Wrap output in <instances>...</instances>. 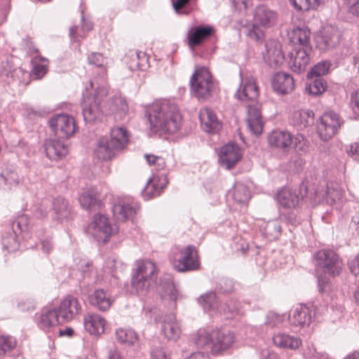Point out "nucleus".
I'll return each mask as SVG.
<instances>
[{
	"label": "nucleus",
	"instance_id": "f257e3e1",
	"mask_svg": "<svg viewBox=\"0 0 359 359\" xmlns=\"http://www.w3.org/2000/svg\"><path fill=\"white\" fill-rule=\"evenodd\" d=\"M146 116L154 133L172 134L181 126L182 116L177 105L167 100L152 103L146 110Z\"/></svg>",
	"mask_w": 359,
	"mask_h": 359
},
{
	"label": "nucleus",
	"instance_id": "f03ea898",
	"mask_svg": "<svg viewBox=\"0 0 359 359\" xmlns=\"http://www.w3.org/2000/svg\"><path fill=\"white\" fill-rule=\"evenodd\" d=\"M278 18L277 13L265 4H259L253 11V22L242 24L243 34L250 39L259 42L264 38L263 28L274 26Z\"/></svg>",
	"mask_w": 359,
	"mask_h": 359
},
{
	"label": "nucleus",
	"instance_id": "7ed1b4c3",
	"mask_svg": "<svg viewBox=\"0 0 359 359\" xmlns=\"http://www.w3.org/2000/svg\"><path fill=\"white\" fill-rule=\"evenodd\" d=\"M86 93H83V99L81 103L82 114L86 123H92L100 120L102 116L100 107L101 102L108 94L107 88L104 86H98L93 96L89 95L88 88Z\"/></svg>",
	"mask_w": 359,
	"mask_h": 359
},
{
	"label": "nucleus",
	"instance_id": "20e7f679",
	"mask_svg": "<svg viewBox=\"0 0 359 359\" xmlns=\"http://www.w3.org/2000/svg\"><path fill=\"white\" fill-rule=\"evenodd\" d=\"M189 83L192 94L198 100H207L215 89L212 76L205 67L196 68Z\"/></svg>",
	"mask_w": 359,
	"mask_h": 359
},
{
	"label": "nucleus",
	"instance_id": "39448f33",
	"mask_svg": "<svg viewBox=\"0 0 359 359\" xmlns=\"http://www.w3.org/2000/svg\"><path fill=\"white\" fill-rule=\"evenodd\" d=\"M313 262L318 269L332 276H338L343 266V262L338 255L330 250H318L313 255Z\"/></svg>",
	"mask_w": 359,
	"mask_h": 359
},
{
	"label": "nucleus",
	"instance_id": "423d86ee",
	"mask_svg": "<svg viewBox=\"0 0 359 359\" xmlns=\"http://www.w3.org/2000/svg\"><path fill=\"white\" fill-rule=\"evenodd\" d=\"M173 266L179 272L198 270L200 262L196 248L189 245L181 250L174 258Z\"/></svg>",
	"mask_w": 359,
	"mask_h": 359
},
{
	"label": "nucleus",
	"instance_id": "0eeeda50",
	"mask_svg": "<svg viewBox=\"0 0 359 359\" xmlns=\"http://www.w3.org/2000/svg\"><path fill=\"white\" fill-rule=\"evenodd\" d=\"M342 120L339 114L334 111L325 113L318 125V133L320 138L327 142L332 139L342 125Z\"/></svg>",
	"mask_w": 359,
	"mask_h": 359
},
{
	"label": "nucleus",
	"instance_id": "6e6552de",
	"mask_svg": "<svg viewBox=\"0 0 359 359\" xmlns=\"http://www.w3.org/2000/svg\"><path fill=\"white\" fill-rule=\"evenodd\" d=\"M49 125L55 135L61 139L73 136L76 129L74 117L66 114L54 116L49 120Z\"/></svg>",
	"mask_w": 359,
	"mask_h": 359
},
{
	"label": "nucleus",
	"instance_id": "1a4fd4ad",
	"mask_svg": "<svg viewBox=\"0 0 359 359\" xmlns=\"http://www.w3.org/2000/svg\"><path fill=\"white\" fill-rule=\"evenodd\" d=\"M88 232L99 243H107L113 233V229L107 217L95 215L88 229Z\"/></svg>",
	"mask_w": 359,
	"mask_h": 359
},
{
	"label": "nucleus",
	"instance_id": "9d476101",
	"mask_svg": "<svg viewBox=\"0 0 359 359\" xmlns=\"http://www.w3.org/2000/svg\"><path fill=\"white\" fill-rule=\"evenodd\" d=\"M240 77L241 82L234 94L235 98L244 104L254 103L259 96V88L255 79L252 76H243L241 73Z\"/></svg>",
	"mask_w": 359,
	"mask_h": 359
},
{
	"label": "nucleus",
	"instance_id": "9b49d317",
	"mask_svg": "<svg viewBox=\"0 0 359 359\" xmlns=\"http://www.w3.org/2000/svg\"><path fill=\"white\" fill-rule=\"evenodd\" d=\"M140 209V204L131 198H119L114 203L112 212L117 220L133 219Z\"/></svg>",
	"mask_w": 359,
	"mask_h": 359
},
{
	"label": "nucleus",
	"instance_id": "f8f14e48",
	"mask_svg": "<svg viewBox=\"0 0 359 359\" xmlns=\"http://www.w3.org/2000/svg\"><path fill=\"white\" fill-rule=\"evenodd\" d=\"M58 316L62 323L69 322L74 319L82 308L77 298L68 295L61 302L57 309Z\"/></svg>",
	"mask_w": 359,
	"mask_h": 359
},
{
	"label": "nucleus",
	"instance_id": "ddd939ff",
	"mask_svg": "<svg viewBox=\"0 0 359 359\" xmlns=\"http://www.w3.org/2000/svg\"><path fill=\"white\" fill-rule=\"evenodd\" d=\"M340 40L338 29L333 26H327L323 28L316 39V46L322 50H327L334 48Z\"/></svg>",
	"mask_w": 359,
	"mask_h": 359
},
{
	"label": "nucleus",
	"instance_id": "4468645a",
	"mask_svg": "<svg viewBox=\"0 0 359 359\" xmlns=\"http://www.w3.org/2000/svg\"><path fill=\"white\" fill-rule=\"evenodd\" d=\"M241 153L236 144H227L223 146L219 154V162L226 169H231L240 161Z\"/></svg>",
	"mask_w": 359,
	"mask_h": 359
},
{
	"label": "nucleus",
	"instance_id": "2eb2a0df",
	"mask_svg": "<svg viewBox=\"0 0 359 359\" xmlns=\"http://www.w3.org/2000/svg\"><path fill=\"white\" fill-rule=\"evenodd\" d=\"M105 325V318L99 313L89 312L83 316L84 329L90 335L101 336L104 332Z\"/></svg>",
	"mask_w": 359,
	"mask_h": 359
},
{
	"label": "nucleus",
	"instance_id": "dca6fc26",
	"mask_svg": "<svg viewBox=\"0 0 359 359\" xmlns=\"http://www.w3.org/2000/svg\"><path fill=\"white\" fill-rule=\"evenodd\" d=\"M91 306L100 311H108L114 302L111 293L102 288L95 290L88 297Z\"/></svg>",
	"mask_w": 359,
	"mask_h": 359
},
{
	"label": "nucleus",
	"instance_id": "f3484780",
	"mask_svg": "<svg viewBox=\"0 0 359 359\" xmlns=\"http://www.w3.org/2000/svg\"><path fill=\"white\" fill-rule=\"evenodd\" d=\"M212 353L215 355L227 350L234 341L232 333L220 330H212Z\"/></svg>",
	"mask_w": 359,
	"mask_h": 359
},
{
	"label": "nucleus",
	"instance_id": "a211bd4d",
	"mask_svg": "<svg viewBox=\"0 0 359 359\" xmlns=\"http://www.w3.org/2000/svg\"><path fill=\"white\" fill-rule=\"evenodd\" d=\"M273 90L279 95H287L294 89V81L291 74L285 72H277L271 80Z\"/></svg>",
	"mask_w": 359,
	"mask_h": 359
},
{
	"label": "nucleus",
	"instance_id": "6ab92c4d",
	"mask_svg": "<svg viewBox=\"0 0 359 359\" xmlns=\"http://www.w3.org/2000/svg\"><path fill=\"white\" fill-rule=\"evenodd\" d=\"M293 135L285 130H273L268 136V142L271 147L281 150L288 151L292 149Z\"/></svg>",
	"mask_w": 359,
	"mask_h": 359
},
{
	"label": "nucleus",
	"instance_id": "aec40b11",
	"mask_svg": "<svg viewBox=\"0 0 359 359\" xmlns=\"http://www.w3.org/2000/svg\"><path fill=\"white\" fill-rule=\"evenodd\" d=\"M278 203L284 208H294L297 207L303 198L300 190L284 187L277 194Z\"/></svg>",
	"mask_w": 359,
	"mask_h": 359
},
{
	"label": "nucleus",
	"instance_id": "412c9836",
	"mask_svg": "<svg viewBox=\"0 0 359 359\" xmlns=\"http://www.w3.org/2000/svg\"><path fill=\"white\" fill-rule=\"evenodd\" d=\"M245 105L248 108V126L252 133L258 135L262 133L263 128L260 105L257 101Z\"/></svg>",
	"mask_w": 359,
	"mask_h": 359
},
{
	"label": "nucleus",
	"instance_id": "4be33fe9",
	"mask_svg": "<svg viewBox=\"0 0 359 359\" xmlns=\"http://www.w3.org/2000/svg\"><path fill=\"white\" fill-rule=\"evenodd\" d=\"M311 48L296 49L294 52L290 53V65L291 69L297 73L304 72L310 63V52Z\"/></svg>",
	"mask_w": 359,
	"mask_h": 359
},
{
	"label": "nucleus",
	"instance_id": "5701e85b",
	"mask_svg": "<svg viewBox=\"0 0 359 359\" xmlns=\"http://www.w3.org/2000/svg\"><path fill=\"white\" fill-rule=\"evenodd\" d=\"M316 313L313 305L300 304L297 306L291 317V321L294 325L304 327L309 325Z\"/></svg>",
	"mask_w": 359,
	"mask_h": 359
},
{
	"label": "nucleus",
	"instance_id": "b1692460",
	"mask_svg": "<svg viewBox=\"0 0 359 359\" xmlns=\"http://www.w3.org/2000/svg\"><path fill=\"white\" fill-rule=\"evenodd\" d=\"M161 333L168 341H177L180 336L181 329L179 322L173 313L166 315L161 324Z\"/></svg>",
	"mask_w": 359,
	"mask_h": 359
},
{
	"label": "nucleus",
	"instance_id": "393cba45",
	"mask_svg": "<svg viewBox=\"0 0 359 359\" xmlns=\"http://www.w3.org/2000/svg\"><path fill=\"white\" fill-rule=\"evenodd\" d=\"M107 107L109 112L113 114L116 120H122L128 111L126 100L120 93H116L110 97Z\"/></svg>",
	"mask_w": 359,
	"mask_h": 359
},
{
	"label": "nucleus",
	"instance_id": "a878e982",
	"mask_svg": "<svg viewBox=\"0 0 359 359\" xmlns=\"http://www.w3.org/2000/svg\"><path fill=\"white\" fill-rule=\"evenodd\" d=\"M266 46V55L264 58L272 67L280 65L284 60V55L281 50L280 43L275 40L267 42Z\"/></svg>",
	"mask_w": 359,
	"mask_h": 359
},
{
	"label": "nucleus",
	"instance_id": "bb28decb",
	"mask_svg": "<svg viewBox=\"0 0 359 359\" xmlns=\"http://www.w3.org/2000/svg\"><path fill=\"white\" fill-rule=\"evenodd\" d=\"M315 195L318 201L326 199L327 202L334 203L342 201L344 191L337 182H330L327 184L325 191L316 190Z\"/></svg>",
	"mask_w": 359,
	"mask_h": 359
},
{
	"label": "nucleus",
	"instance_id": "cd10ccee",
	"mask_svg": "<svg viewBox=\"0 0 359 359\" xmlns=\"http://www.w3.org/2000/svg\"><path fill=\"white\" fill-rule=\"evenodd\" d=\"M201 127L207 133H216L221 125L215 112L210 108L204 107L199 111Z\"/></svg>",
	"mask_w": 359,
	"mask_h": 359
},
{
	"label": "nucleus",
	"instance_id": "c85d7f7f",
	"mask_svg": "<svg viewBox=\"0 0 359 359\" xmlns=\"http://www.w3.org/2000/svg\"><path fill=\"white\" fill-rule=\"evenodd\" d=\"M44 147L46 156L50 160H60L67 154V148L66 145L59 140H48L46 141Z\"/></svg>",
	"mask_w": 359,
	"mask_h": 359
},
{
	"label": "nucleus",
	"instance_id": "c756f323",
	"mask_svg": "<svg viewBox=\"0 0 359 359\" xmlns=\"http://www.w3.org/2000/svg\"><path fill=\"white\" fill-rule=\"evenodd\" d=\"M117 151H118L110 142L109 138L104 136L98 140L95 154L99 159L107 161L114 157Z\"/></svg>",
	"mask_w": 359,
	"mask_h": 359
},
{
	"label": "nucleus",
	"instance_id": "7c9ffc66",
	"mask_svg": "<svg viewBox=\"0 0 359 359\" xmlns=\"http://www.w3.org/2000/svg\"><path fill=\"white\" fill-rule=\"evenodd\" d=\"M136 269L133 275L140 278H146L155 281L157 277V271L155 264L150 260H139L136 262Z\"/></svg>",
	"mask_w": 359,
	"mask_h": 359
},
{
	"label": "nucleus",
	"instance_id": "2f4dec72",
	"mask_svg": "<svg viewBox=\"0 0 359 359\" xmlns=\"http://www.w3.org/2000/svg\"><path fill=\"white\" fill-rule=\"evenodd\" d=\"M62 323L55 309L43 311L37 320L39 327L45 331H49L52 327Z\"/></svg>",
	"mask_w": 359,
	"mask_h": 359
},
{
	"label": "nucleus",
	"instance_id": "473e14b6",
	"mask_svg": "<svg viewBox=\"0 0 359 359\" xmlns=\"http://www.w3.org/2000/svg\"><path fill=\"white\" fill-rule=\"evenodd\" d=\"M273 342L280 348L290 350H296L302 345L300 338L283 332L274 334Z\"/></svg>",
	"mask_w": 359,
	"mask_h": 359
},
{
	"label": "nucleus",
	"instance_id": "72a5a7b5",
	"mask_svg": "<svg viewBox=\"0 0 359 359\" xmlns=\"http://www.w3.org/2000/svg\"><path fill=\"white\" fill-rule=\"evenodd\" d=\"M281 226L278 219H272L264 222L260 226V230L263 236L269 241L277 239L281 234Z\"/></svg>",
	"mask_w": 359,
	"mask_h": 359
},
{
	"label": "nucleus",
	"instance_id": "f704fd0d",
	"mask_svg": "<svg viewBox=\"0 0 359 359\" xmlns=\"http://www.w3.org/2000/svg\"><path fill=\"white\" fill-rule=\"evenodd\" d=\"M213 32L211 27H196L192 33H189V46L194 48L200 45L204 39L210 36Z\"/></svg>",
	"mask_w": 359,
	"mask_h": 359
},
{
	"label": "nucleus",
	"instance_id": "c9c22d12",
	"mask_svg": "<svg viewBox=\"0 0 359 359\" xmlns=\"http://www.w3.org/2000/svg\"><path fill=\"white\" fill-rule=\"evenodd\" d=\"M109 138L118 151L124 149L128 142L127 130L123 127L112 128Z\"/></svg>",
	"mask_w": 359,
	"mask_h": 359
},
{
	"label": "nucleus",
	"instance_id": "e433bc0d",
	"mask_svg": "<svg viewBox=\"0 0 359 359\" xmlns=\"http://www.w3.org/2000/svg\"><path fill=\"white\" fill-rule=\"evenodd\" d=\"M88 61L90 65H93L95 67L99 68L100 80L101 83H104L106 80L107 76V58H105L101 53H92L88 55Z\"/></svg>",
	"mask_w": 359,
	"mask_h": 359
},
{
	"label": "nucleus",
	"instance_id": "4c0bfd02",
	"mask_svg": "<svg viewBox=\"0 0 359 359\" xmlns=\"http://www.w3.org/2000/svg\"><path fill=\"white\" fill-rule=\"evenodd\" d=\"M53 210L55 214V218L57 220L67 218L70 214V207L68 202L61 196L54 198L53 201Z\"/></svg>",
	"mask_w": 359,
	"mask_h": 359
},
{
	"label": "nucleus",
	"instance_id": "58836bf2",
	"mask_svg": "<svg viewBox=\"0 0 359 359\" xmlns=\"http://www.w3.org/2000/svg\"><path fill=\"white\" fill-rule=\"evenodd\" d=\"M199 304L206 311L219 313L220 304L218 302L216 294L214 292H208L202 294L198 298Z\"/></svg>",
	"mask_w": 359,
	"mask_h": 359
},
{
	"label": "nucleus",
	"instance_id": "ea45409f",
	"mask_svg": "<svg viewBox=\"0 0 359 359\" xmlns=\"http://www.w3.org/2000/svg\"><path fill=\"white\" fill-rule=\"evenodd\" d=\"M32 74L37 79H41L48 72V60L40 55L33 56L32 58Z\"/></svg>",
	"mask_w": 359,
	"mask_h": 359
},
{
	"label": "nucleus",
	"instance_id": "a19ab883",
	"mask_svg": "<svg viewBox=\"0 0 359 359\" xmlns=\"http://www.w3.org/2000/svg\"><path fill=\"white\" fill-rule=\"evenodd\" d=\"M291 41L295 44L298 43L302 48H311L310 31L307 28L294 29L291 35Z\"/></svg>",
	"mask_w": 359,
	"mask_h": 359
},
{
	"label": "nucleus",
	"instance_id": "79ce46f5",
	"mask_svg": "<svg viewBox=\"0 0 359 359\" xmlns=\"http://www.w3.org/2000/svg\"><path fill=\"white\" fill-rule=\"evenodd\" d=\"M98 201L97 192L93 189L83 191L79 197V202L81 207L89 210L97 206Z\"/></svg>",
	"mask_w": 359,
	"mask_h": 359
},
{
	"label": "nucleus",
	"instance_id": "37998d69",
	"mask_svg": "<svg viewBox=\"0 0 359 359\" xmlns=\"http://www.w3.org/2000/svg\"><path fill=\"white\" fill-rule=\"evenodd\" d=\"M230 193L233 199L238 203H246L250 198V191L248 188L241 182H236Z\"/></svg>",
	"mask_w": 359,
	"mask_h": 359
},
{
	"label": "nucleus",
	"instance_id": "c03bdc74",
	"mask_svg": "<svg viewBox=\"0 0 359 359\" xmlns=\"http://www.w3.org/2000/svg\"><path fill=\"white\" fill-rule=\"evenodd\" d=\"M212 331L199 330L194 337V342L198 348L209 349L212 352Z\"/></svg>",
	"mask_w": 359,
	"mask_h": 359
},
{
	"label": "nucleus",
	"instance_id": "a18cd8bd",
	"mask_svg": "<svg viewBox=\"0 0 359 359\" xmlns=\"http://www.w3.org/2000/svg\"><path fill=\"white\" fill-rule=\"evenodd\" d=\"M116 338L118 342L126 345H133L138 339L136 332L132 329L118 328L116 331Z\"/></svg>",
	"mask_w": 359,
	"mask_h": 359
},
{
	"label": "nucleus",
	"instance_id": "49530a36",
	"mask_svg": "<svg viewBox=\"0 0 359 359\" xmlns=\"http://www.w3.org/2000/svg\"><path fill=\"white\" fill-rule=\"evenodd\" d=\"M151 280L146 278H140L133 275L131 285L139 296H145L151 286Z\"/></svg>",
	"mask_w": 359,
	"mask_h": 359
},
{
	"label": "nucleus",
	"instance_id": "de8ad7c7",
	"mask_svg": "<svg viewBox=\"0 0 359 359\" xmlns=\"http://www.w3.org/2000/svg\"><path fill=\"white\" fill-rule=\"evenodd\" d=\"M327 88V83L322 77H316L306 87L308 94L317 96L322 94Z\"/></svg>",
	"mask_w": 359,
	"mask_h": 359
},
{
	"label": "nucleus",
	"instance_id": "09e8293b",
	"mask_svg": "<svg viewBox=\"0 0 359 359\" xmlns=\"http://www.w3.org/2000/svg\"><path fill=\"white\" fill-rule=\"evenodd\" d=\"M18 184V176L15 172H6L0 175V186L5 190H10Z\"/></svg>",
	"mask_w": 359,
	"mask_h": 359
},
{
	"label": "nucleus",
	"instance_id": "8fccbe9b",
	"mask_svg": "<svg viewBox=\"0 0 359 359\" xmlns=\"http://www.w3.org/2000/svg\"><path fill=\"white\" fill-rule=\"evenodd\" d=\"M240 309V303L234 299L220 304L219 313L226 316V318H230L234 315L238 313Z\"/></svg>",
	"mask_w": 359,
	"mask_h": 359
},
{
	"label": "nucleus",
	"instance_id": "3c124183",
	"mask_svg": "<svg viewBox=\"0 0 359 359\" xmlns=\"http://www.w3.org/2000/svg\"><path fill=\"white\" fill-rule=\"evenodd\" d=\"M130 57L137 59L135 65H130V69L144 70L149 67V58L146 53L140 50L130 51Z\"/></svg>",
	"mask_w": 359,
	"mask_h": 359
},
{
	"label": "nucleus",
	"instance_id": "603ef678",
	"mask_svg": "<svg viewBox=\"0 0 359 359\" xmlns=\"http://www.w3.org/2000/svg\"><path fill=\"white\" fill-rule=\"evenodd\" d=\"M294 122L300 127H306L313 122V112L308 110H299L292 115Z\"/></svg>",
	"mask_w": 359,
	"mask_h": 359
},
{
	"label": "nucleus",
	"instance_id": "864d4df0",
	"mask_svg": "<svg viewBox=\"0 0 359 359\" xmlns=\"http://www.w3.org/2000/svg\"><path fill=\"white\" fill-rule=\"evenodd\" d=\"M29 219L27 215L18 216L12 223L13 232L18 234L29 231Z\"/></svg>",
	"mask_w": 359,
	"mask_h": 359
},
{
	"label": "nucleus",
	"instance_id": "5fc2aeb1",
	"mask_svg": "<svg viewBox=\"0 0 359 359\" xmlns=\"http://www.w3.org/2000/svg\"><path fill=\"white\" fill-rule=\"evenodd\" d=\"M161 190L151 180H149L142 190V196L145 200H150L161 194Z\"/></svg>",
	"mask_w": 359,
	"mask_h": 359
},
{
	"label": "nucleus",
	"instance_id": "6e6d98bb",
	"mask_svg": "<svg viewBox=\"0 0 359 359\" xmlns=\"http://www.w3.org/2000/svg\"><path fill=\"white\" fill-rule=\"evenodd\" d=\"M292 148H294L297 152L305 154L309 150V142L302 135H293Z\"/></svg>",
	"mask_w": 359,
	"mask_h": 359
},
{
	"label": "nucleus",
	"instance_id": "4d7b16f0",
	"mask_svg": "<svg viewBox=\"0 0 359 359\" xmlns=\"http://www.w3.org/2000/svg\"><path fill=\"white\" fill-rule=\"evenodd\" d=\"M332 64L329 61H322L316 64L308 74V76L313 78V76L316 77H321L328 73Z\"/></svg>",
	"mask_w": 359,
	"mask_h": 359
},
{
	"label": "nucleus",
	"instance_id": "13d9d810",
	"mask_svg": "<svg viewBox=\"0 0 359 359\" xmlns=\"http://www.w3.org/2000/svg\"><path fill=\"white\" fill-rule=\"evenodd\" d=\"M16 346V340L11 336H0V355L12 351Z\"/></svg>",
	"mask_w": 359,
	"mask_h": 359
},
{
	"label": "nucleus",
	"instance_id": "bf43d9fd",
	"mask_svg": "<svg viewBox=\"0 0 359 359\" xmlns=\"http://www.w3.org/2000/svg\"><path fill=\"white\" fill-rule=\"evenodd\" d=\"M17 235L15 233H9L2 238L3 248L9 252H15L19 248V243L17 240Z\"/></svg>",
	"mask_w": 359,
	"mask_h": 359
},
{
	"label": "nucleus",
	"instance_id": "052dcab7",
	"mask_svg": "<svg viewBox=\"0 0 359 359\" xmlns=\"http://www.w3.org/2000/svg\"><path fill=\"white\" fill-rule=\"evenodd\" d=\"M323 0H290V4L297 11L309 10L310 7L318 6Z\"/></svg>",
	"mask_w": 359,
	"mask_h": 359
},
{
	"label": "nucleus",
	"instance_id": "680f3d73",
	"mask_svg": "<svg viewBox=\"0 0 359 359\" xmlns=\"http://www.w3.org/2000/svg\"><path fill=\"white\" fill-rule=\"evenodd\" d=\"M283 317L275 312L270 311L266 317L265 325L269 327H275L283 323Z\"/></svg>",
	"mask_w": 359,
	"mask_h": 359
},
{
	"label": "nucleus",
	"instance_id": "e2e57ef3",
	"mask_svg": "<svg viewBox=\"0 0 359 359\" xmlns=\"http://www.w3.org/2000/svg\"><path fill=\"white\" fill-rule=\"evenodd\" d=\"M77 268L83 278L89 277L93 270L92 262L86 260H82L80 263L77 264Z\"/></svg>",
	"mask_w": 359,
	"mask_h": 359
},
{
	"label": "nucleus",
	"instance_id": "0e129e2a",
	"mask_svg": "<svg viewBox=\"0 0 359 359\" xmlns=\"http://www.w3.org/2000/svg\"><path fill=\"white\" fill-rule=\"evenodd\" d=\"M163 298L168 297L170 301L173 302L175 306V301L177 298V291L172 282H169L167 285V288L165 290L162 294Z\"/></svg>",
	"mask_w": 359,
	"mask_h": 359
},
{
	"label": "nucleus",
	"instance_id": "69168bd1",
	"mask_svg": "<svg viewBox=\"0 0 359 359\" xmlns=\"http://www.w3.org/2000/svg\"><path fill=\"white\" fill-rule=\"evenodd\" d=\"M344 4L350 13L359 18V0H345Z\"/></svg>",
	"mask_w": 359,
	"mask_h": 359
},
{
	"label": "nucleus",
	"instance_id": "338daca9",
	"mask_svg": "<svg viewBox=\"0 0 359 359\" xmlns=\"http://www.w3.org/2000/svg\"><path fill=\"white\" fill-rule=\"evenodd\" d=\"M347 153L354 161L359 162V142L351 144L347 149Z\"/></svg>",
	"mask_w": 359,
	"mask_h": 359
},
{
	"label": "nucleus",
	"instance_id": "774afa93",
	"mask_svg": "<svg viewBox=\"0 0 359 359\" xmlns=\"http://www.w3.org/2000/svg\"><path fill=\"white\" fill-rule=\"evenodd\" d=\"M351 106L354 112L359 115V89L351 95Z\"/></svg>",
	"mask_w": 359,
	"mask_h": 359
}]
</instances>
